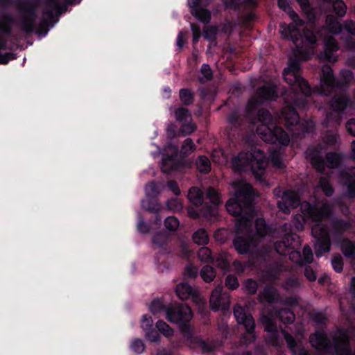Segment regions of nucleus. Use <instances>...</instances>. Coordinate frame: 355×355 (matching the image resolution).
<instances>
[{"instance_id":"obj_9","label":"nucleus","mask_w":355,"mask_h":355,"mask_svg":"<svg viewBox=\"0 0 355 355\" xmlns=\"http://www.w3.org/2000/svg\"><path fill=\"white\" fill-rule=\"evenodd\" d=\"M278 6L286 12L293 21L288 26L286 24L280 26L281 35L284 38H291L293 42L295 43L296 40H301V37L304 35V33L302 35L300 34L298 29L303 25V21L299 19L295 12L290 8L287 0H279Z\"/></svg>"},{"instance_id":"obj_19","label":"nucleus","mask_w":355,"mask_h":355,"mask_svg":"<svg viewBox=\"0 0 355 355\" xmlns=\"http://www.w3.org/2000/svg\"><path fill=\"white\" fill-rule=\"evenodd\" d=\"M331 107L334 112L338 114H353L352 104L349 98L343 95L335 96L331 101Z\"/></svg>"},{"instance_id":"obj_49","label":"nucleus","mask_w":355,"mask_h":355,"mask_svg":"<svg viewBox=\"0 0 355 355\" xmlns=\"http://www.w3.org/2000/svg\"><path fill=\"white\" fill-rule=\"evenodd\" d=\"M153 321L150 316L144 315L141 319V327L142 329L147 332L153 329Z\"/></svg>"},{"instance_id":"obj_16","label":"nucleus","mask_w":355,"mask_h":355,"mask_svg":"<svg viewBox=\"0 0 355 355\" xmlns=\"http://www.w3.org/2000/svg\"><path fill=\"white\" fill-rule=\"evenodd\" d=\"M223 286L218 285L212 291L210 297V306L214 310H226L229 308L230 304V295L227 293H222Z\"/></svg>"},{"instance_id":"obj_34","label":"nucleus","mask_w":355,"mask_h":355,"mask_svg":"<svg viewBox=\"0 0 355 355\" xmlns=\"http://www.w3.org/2000/svg\"><path fill=\"white\" fill-rule=\"evenodd\" d=\"M196 165L198 170L202 173H208L211 168L210 161L205 156H200L198 158Z\"/></svg>"},{"instance_id":"obj_13","label":"nucleus","mask_w":355,"mask_h":355,"mask_svg":"<svg viewBox=\"0 0 355 355\" xmlns=\"http://www.w3.org/2000/svg\"><path fill=\"white\" fill-rule=\"evenodd\" d=\"M277 96V92L274 84H270L269 85H264L260 87L255 95L248 101L247 105L248 114H251L263 101L275 100Z\"/></svg>"},{"instance_id":"obj_51","label":"nucleus","mask_w":355,"mask_h":355,"mask_svg":"<svg viewBox=\"0 0 355 355\" xmlns=\"http://www.w3.org/2000/svg\"><path fill=\"white\" fill-rule=\"evenodd\" d=\"M313 258L311 248L309 245H306L302 251V261L303 263H309L312 262Z\"/></svg>"},{"instance_id":"obj_27","label":"nucleus","mask_w":355,"mask_h":355,"mask_svg":"<svg viewBox=\"0 0 355 355\" xmlns=\"http://www.w3.org/2000/svg\"><path fill=\"white\" fill-rule=\"evenodd\" d=\"M12 22V17L9 15H2L0 16V32L9 34L10 32V25Z\"/></svg>"},{"instance_id":"obj_50","label":"nucleus","mask_w":355,"mask_h":355,"mask_svg":"<svg viewBox=\"0 0 355 355\" xmlns=\"http://www.w3.org/2000/svg\"><path fill=\"white\" fill-rule=\"evenodd\" d=\"M218 29L215 26H205L204 28V37L209 41H214Z\"/></svg>"},{"instance_id":"obj_24","label":"nucleus","mask_w":355,"mask_h":355,"mask_svg":"<svg viewBox=\"0 0 355 355\" xmlns=\"http://www.w3.org/2000/svg\"><path fill=\"white\" fill-rule=\"evenodd\" d=\"M326 28L332 34H338L342 31V26L336 18L329 15L326 19Z\"/></svg>"},{"instance_id":"obj_18","label":"nucleus","mask_w":355,"mask_h":355,"mask_svg":"<svg viewBox=\"0 0 355 355\" xmlns=\"http://www.w3.org/2000/svg\"><path fill=\"white\" fill-rule=\"evenodd\" d=\"M165 150L168 153H170L171 155L163 158L162 163V171L164 173H169L174 170H178L179 166L180 165V163L178 162L175 159L178 151V147L171 144H168L166 147Z\"/></svg>"},{"instance_id":"obj_7","label":"nucleus","mask_w":355,"mask_h":355,"mask_svg":"<svg viewBox=\"0 0 355 355\" xmlns=\"http://www.w3.org/2000/svg\"><path fill=\"white\" fill-rule=\"evenodd\" d=\"M149 309L155 315H159L162 313H165L166 319L170 322L178 324L182 330H184L186 324L193 317L191 308L186 304L165 307L160 300H157L152 302Z\"/></svg>"},{"instance_id":"obj_60","label":"nucleus","mask_w":355,"mask_h":355,"mask_svg":"<svg viewBox=\"0 0 355 355\" xmlns=\"http://www.w3.org/2000/svg\"><path fill=\"white\" fill-rule=\"evenodd\" d=\"M201 73L205 80L211 79L213 73L209 64H203L201 67Z\"/></svg>"},{"instance_id":"obj_37","label":"nucleus","mask_w":355,"mask_h":355,"mask_svg":"<svg viewBox=\"0 0 355 355\" xmlns=\"http://www.w3.org/2000/svg\"><path fill=\"white\" fill-rule=\"evenodd\" d=\"M156 327L161 334L167 338L171 337L173 335V330L162 320L157 322Z\"/></svg>"},{"instance_id":"obj_53","label":"nucleus","mask_w":355,"mask_h":355,"mask_svg":"<svg viewBox=\"0 0 355 355\" xmlns=\"http://www.w3.org/2000/svg\"><path fill=\"white\" fill-rule=\"evenodd\" d=\"M167 241V235L165 233H158L153 236V243L157 247H162Z\"/></svg>"},{"instance_id":"obj_22","label":"nucleus","mask_w":355,"mask_h":355,"mask_svg":"<svg viewBox=\"0 0 355 355\" xmlns=\"http://www.w3.org/2000/svg\"><path fill=\"white\" fill-rule=\"evenodd\" d=\"M200 1L201 0H188V4L193 15L201 21L207 23L210 20L211 15L209 10L200 8Z\"/></svg>"},{"instance_id":"obj_61","label":"nucleus","mask_w":355,"mask_h":355,"mask_svg":"<svg viewBox=\"0 0 355 355\" xmlns=\"http://www.w3.org/2000/svg\"><path fill=\"white\" fill-rule=\"evenodd\" d=\"M146 337L150 342L155 343L158 342L160 338L157 332L153 329L150 331L146 332Z\"/></svg>"},{"instance_id":"obj_26","label":"nucleus","mask_w":355,"mask_h":355,"mask_svg":"<svg viewBox=\"0 0 355 355\" xmlns=\"http://www.w3.org/2000/svg\"><path fill=\"white\" fill-rule=\"evenodd\" d=\"M218 268L223 270H227L229 268V261L226 253H220L216 257L213 258L212 261Z\"/></svg>"},{"instance_id":"obj_5","label":"nucleus","mask_w":355,"mask_h":355,"mask_svg":"<svg viewBox=\"0 0 355 355\" xmlns=\"http://www.w3.org/2000/svg\"><path fill=\"white\" fill-rule=\"evenodd\" d=\"M233 168L239 171H251L261 182L263 181L268 162L263 151L259 148H254L250 152H241L232 158Z\"/></svg>"},{"instance_id":"obj_47","label":"nucleus","mask_w":355,"mask_h":355,"mask_svg":"<svg viewBox=\"0 0 355 355\" xmlns=\"http://www.w3.org/2000/svg\"><path fill=\"white\" fill-rule=\"evenodd\" d=\"M339 136L337 133L327 132L324 137V141L329 146H335L338 144Z\"/></svg>"},{"instance_id":"obj_48","label":"nucleus","mask_w":355,"mask_h":355,"mask_svg":"<svg viewBox=\"0 0 355 355\" xmlns=\"http://www.w3.org/2000/svg\"><path fill=\"white\" fill-rule=\"evenodd\" d=\"M130 348L134 352L141 354L144 351L145 346L141 340L136 338L132 341Z\"/></svg>"},{"instance_id":"obj_57","label":"nucleus","mask_w":355,"mask_h":355,"mask_svg":"<svg viewBox=\"0 0 355 355\" xmlns=\"http://www.w3.org/2000/svg\"><path fill=\"white\" fill-rule=\"evenodd\" d=\"M225 285L230 289H235L239 286L237 278L232 275H229L225 279Z\"/></svg>"},{"instance_id":"obj_44","label":"nucleus","mask_w":355,"mask_h":355,"mask_svg":"<svg viewBox=\"0 0 355 355\" xmlns=\"http://www.w3.org/2000/svg\"><path fill=\"white\" fill-rule=\"evenodd\" d=\"M198 258L203 262L212 261L211 250L208 248H202L198 253Z\"/></svg>"},{"instance_id":"obj_36","label":"nucleus","mask_w":355,"mask_h":355,"mask_svg":"<svg viewBox=\"0 0 355 355\" xmlns=\"http://www.w3.org/2000/svg\"><path fill=\"white\" fill-rule=\"evenodd\" d=\"M196 150V146L193 142L192 139L190 138H187L184 140V143L182 145L180 154L183 156H187L189 154L191 153Z\"/></svg>"},{"instance_id":"obj_12","label":"nucleus","mask_w":355,"mask_h":355,"mask_svg":"<svg viewBox=\"0 0 355 355\" xmlns=\"http://www.w3.org/2000/svg\"><path fill=\"white\" fill-rule=\"evenodd\" d=\"M234 315L238 323L243 324L246 331L242 338V343L248 344L254 341L255 339V334L254 333L255 323L252 315L248 312L245 307L240 305L235 306Z\"/></svg>"},{"instance_id":"obj_42","label":"nucleus","mask_w":355,"mask_h":355,"mask_svg":"<svg viewBox=\"0 0 355 355\" xmlns=\"http://www.w3.org/2000/svg\"><path fill=\"white\" fill-rule=\"evenodd\" d=\"M180 223L177 218L170 216L166 218L164 225L170 231H175L179 227Z\"/></svg>"},{"instance_id":"obj_1","label":"nucleus","mask_w":355,"mask_h":355,"mask_svg":"<svg viewBox=\"0 0 355 355\" xmlns=\"http://www.w3.org/2000/svg\"><path fill=\"white\" fill-rule=\"evenodd\" d=\"M300 42L296 40L295 49L293 56L288 60V66L283 72L284 80L291 86V93L284 94V99L287 106L281 112L285 124L288 128L299 125V115L293 106L304 108L307 104V98L311 93L308 83L300 74V62L309 60L314 54L313 44L316 36L313 31L305 29Z\"/></svg>"},{"instance_id":"obj_2","label":"nucleus","mask_w":355,"mask_h":355,"mask_svg":"<svg viewBox=\"0 0 355 355\" xmlns=\"http://www.w3.org/2000/svg\"><path fill=\"white\" fill-rule=\"evenodd\" d=\"M231 187L234 197L227 202L226 208L230 214L239 217L234 245L239 254H245L255 246L259 239L268 233L269 228L262 218H258L255 222L256 233L251 228L254 215L252 204L254 190L251 185L240 180L232 182Z\"/></svg>"},{"instance_id":"obj_56","label":"nucleus","mask_w":355,"mask_h":355,"mask_svg":"<svg viewBox=\"0 0 355 355\" xmlns=\"http://www.w3.org/2000/svg\"><path fill=\"white\" fill-rule=\"evenodd\" d=\"M187 122L182 123V127L180 128V132L184 135H189L192 133L196 130V125L193 123L191 121H188Z\"/></svg>"},{"instance_id":"obj_39","label":"nucleus","mask_w":355,"mask_h":355,"mask_svg":"<svg viewBox=\"0 0 355 355\" xmlns=\"http://www.w3.org/2000/svg\"><path fill=\"white\" fill-rule=\"evenodd\" d=\"M333 9L339 17H343L347 10V6L342 0H336L333 2Z\"/></svg>"},{"instance_id":"obj_23","label":"nucleus","mask_w":355,"mask_h":355,"mask_svg":"<svg viewBox=\"0 0 355 355\" xmlns=\"http://www.w3.org/2000/svg\"><path fill=\"white\" fill-rule=\"evenodd\" d=\"M188 198L195 206L202 205L203 201L202 192L196 187L191 188L188 193Z\"/></svg>"},{"instance_id":"obj_17","label":"nucleus","mask_w":355,"mask_h":355,"mask_svg":"<svg viewBox=\"0 0 355 355\" xmlns=\"http://www.w3.org/2000/svg\"><path fill=\"white\" fill-rule=\"evenodd\" d=\"M339 49L338 44L331 35H327L324 38V51L320 54V59L322 61L336 62L338 55L336 53Z\"/></svg>"},{"instance_id":"obj_46","label":"nucleus","mask_w":355,"mask_h":355,"mask_svg":"<svg viewBox=\"0 0 355 355\" xmlns=\"http://www.w3.org/2000/svg\"><path fill=\"white\" fill-rule=\"evenodd\" d=\"M141 206L144 209L150 211H158L161 209V205L156 201L143 200Z\"/></svg>"},{"instance_id":"obj_20","label":"nucleus","mask_w":355,"mask_h":355,"mask_svg":"<svg viewBox=\"0 0 355 355\" xmlns=\"http://www.w3.org/2000/svg\"><path fill=\"white\" fill-rule=\"evenodd\" d=\"M299 203V196L293 191H284L281 200L277 202L279 209L285 214L289 213L291 209L296 207Z\"/></svg>"},{"instance_id":"obj_8","label":"nucleus","mask_w":355,"mask_h":355,"mask_svg":"<svg viewBox=\"0 0 355 355\" xmlns=\"http://www.w3.org/2000/svg\"><path fill=\"white\" fill-rule=\"evenodd\" d=\"M275 319L270 315H263L261 318V321L264 325L265 330L268 334V339L271 344L274 346L279 345L281 334L284 336L288 347L294 355H309L306 349L303 348L297 349L295 340L285 331H281L279 333L277 330V325L275 323Z\"/></svg>"},{"instance_id":"obj_21","label":"nucleus","mask_w":355,"mask_h":355,"mask_svg":"<svg viewBox=\"0 0 355 355\" xmlns=\"http://www.w3.org/2000/svg\"><path fill=\"white\" fill-rule=\"evenodd\" d=\"M340 182L346 186L347 196L355 197V168H349L340 173Z\"/></svg>"},{"instance_id":"obj_6","label":"nucleus","mask_w":355,"mask_h":355,"mask_svg":"<svg viewBox=\"0 0 355 355\" xmlns=\"http://www.w3.org/2000/svg\"><path fill=\"white\" fill-rule=\"evenodd\" d=\"M258 121L261 123L257 128V135L266 142L287 145L290 141L288 134L275 124L270 113L265 110L258 112Z\"/></svg>"},{"instance_id":"obj_14","label":"nucleus","mask_w":355,"mask_h":355,"mask_svg":"<svg viewBox=\"0 0 355 355\" xmlns=\"http://www.w3.org/2000/svg\"><path fill=\"white\" fill-rule=\"evenodd\" d=\"M176 294L182 300L191 298L192 301L198 306L199 311H202L205 307V300L200 296L198 291L191 287L186 282H182L177 285Z\"/></svg>"},{"instance_id":"obj_35","label":"nucleus","mask_w":355,"mask_h":355,"mask_svg":"<svg viewBox=\"0 0 355 355\" xmlns=\"http://www.w3.org/2000/svg\"><path fill=\"white\" fill-rule=\"evenodd\" d=\"M319 186L327 196H331L334 193V189L327 178L321 177L319 180Z\"/></svg>"},{"instance_id":"obj_40","label":"nucleus","mask_w":355,"mask_h":355,"mask_svg":"<svg viewBox=\"0 0 355 355\" xmlns=\"http://www.w3.org/2000/svg\"><path fill=\"white\" fill-rule=\"evenodd\" d=\"M277 297L276 290L271 287H266L261 295V297L269 302H274Z\"/></svg>"},{"instance_id":"obj_54","label":"nucleus","mask_w":355,"mask_h":355,"mask_svg":"<svg viewBox=\"0 0 355 355\" xmlns=\"http://www.w3.org/2000/svg\"><path fill=\"white\" fill-rule=\"evenodd\" d=\"M213 161L218 164H223L226 162L227 158L225 157L223 152L220 149L214 150L211 154Z\"/></svg>"},{"instance_id":"obj_25","label":"nucleus","mask_w":355,"mask_h":355,"mask_svg":"<svg viewBox=\"0 0 355 355\" xmlns=\"http://www.w3.org/2000/svg\"><path fill=\"white\" fill-rule=\"evenodd\" d=\"M214 213L215 210L209 206H205V209H200L199 211L191 207L188 209V214L193 218H197L200 215L205 216H212L214 215Z\"/></svg>"},{"instance_id":"obj_10","label":"nucleus","mask_w":355,"mask_h":355,"mask_svg":"<svg viewBox=\"0 0 355 355\" xmlns=\"http://www.w3.org/2000/svg\"><path fill=\"white\" fill-rule=\"evenodd\" d=\"M323 151L325 149L322 145H318L315 148H309L307 149L306 154L309 157L313 166L320 172L324 169V160L322 157ZM326 164L329 168H336L340 162V156L337 153H330L326 155Z\"/></svg>"},{"instance_id":"obj_30","label":"nucleus","mask_w":355,"mask_h":355,"mask_svg":"<svg viewBox=\"0 0 355 355\" xmlns=\"http://www.w3.org/2000/svg\"><path fill=\"white\" fill-rule=\"evenodd\" d=\"M282 148L275 149L270 153V159L273 165L277 168L283 166Z\"/></svg>"},{"instance_id":"obj_3","label":"nucleus","mask_w":355,"mask_h":355,"mask_svg":"<svg viewBox=\"0 0 355 355\" xmlns=\"http://www.w3.org/2000/svg\"><path fill=\"white\" fill-rule=\"evenodd\" d=\"M77 0H17L15 6L19 12L18 25L26 33L36 29L38 35H45L53 27L55 15L67 10L68 4L78 3Z\"/></svg>"},{"instance_id":"obj_41","label":"nucleus","mask_w":355,"mask_h":355,"mask_svg":"<svg viewBox=\"0 0 355 355\" xmlns=\"http://www.w3.org/2000/svg\"><path fill=\"white\" fill-rule=\"evenodd\" d=\"M207 196L211 202L214 205H218L221 203L220 195L214 188L210 187L207 189Z\"/></svg>"},{"instance_id":"obj_32","label":"nucleus","mask_w":355,"mask_h":355,"mask_svg":"<svg viewBox=\"0 0 355 355\" xmlns=\"http://www.w3.org/2000/svg\"><path fill=\"white\" fill-rule=\"evenodd\" d=\"M162 186L155 184L154 182H150L145 187L146 195L148 198H155L162 191Z\"/></svg>"},{"instance_id":"obj_59","label":"nucleus","mask_w":355,"mask_h":355,"mask_svg":"<svg viewBox=\"0 0 355 355\" xmlns=\"http://www.w3.org/2000/svg\"><path fill=\"white\" fill-rule=\"evenodd\" d=\"M291 251L288 252V254H289V259L293 261V262H295L297 264H303V261H302V255L300 253V252L298 251H296V250H291Z\"/></svg>"},{"instance_id":"obj_62","label":"nucleus","mask_w":355,"mask_h":355,"mask_svg":"<svg viewBox=\"0 0 355 355\" xmlns=\"http://www.w3.org/2000/svg\"><path fill=\"white\" fill-rule=\"evenodd\" d=\"M15 59V56L12 53H0V64H6L10 60Z\"/></svg>"},{"instance_id":"obj_15","label":"nucleus","mask_w":355,"mask_h":355,"mask_svg":"<svg viewBox=\"0 0 355 355\" xmlns=\"http://www.w3.org/2000/svg\"><path fill=\"white\" fill-rule=\"evenodd\" d=\"M282 228L286 232L283 241L276 242L275 243V248L277 253L280 254H286L291 250H294L300 244V237L295 234L287 232L288 230V225L285 224Z\"/></svg>"},{"instance_id":"obj_38","label":"nucleus","mask_w":355,"mask_h":355,"mask_svg":"<svg viewBox=\"0 0 355 355\" xmlns=\"http://www.w3.org/2000/svg\"><path fill=\"white\" fill-rule=\"evenodd\" d=\"M175 118L178 121L182 123L191 120V114L188 110L184 107L178 108L175 112Z\"/></svg>"},{"instance_id":"obj_28","label":"nucleus","mask_w":355,"mask_h":355,"mask_svg":"<svg viewBox=\"0 0 355 355\" xmlns=\"http://www.w3.org/2000/svg\"><path fill=\"white\" fill-rule=\"evenodd\" d=\"M341 249L345 257H353L355 255V245L348 239H345L342 241Z\"/></svg>"},{"instance_id":"obj_43","label":"nucleus","mask_w":355,"mask_h":355,"mask_svg":"<svg viewBox=\"0 0 355 355\" xmlns=\"http://www.w3.org/2000/svg\"><path fill=\"white\" fill-rule=\"evenodd\" d=\"M180 98L181 101L187 105L191 104L193 101V95L191 92L187 89H182L180 91Z\"/></svg>"},{"instance_id":"obj_45","label":"nucleus","mask_w":355,"mask_h":355,"mask_svg":"<svg viewBox=\"0 0 355 355\" xmlns=\"http://www.w3.org/2000/svg\"><path fill=\"white\" fill-rule=\"evenodd\" d=\"M349 227L350 224L348 222L342 220H336L333 223V228L338 234H340L343 231L347 230Z\"/></svg>"},{"instance_id":"obj_55","label":"nucleus","mask_w":355,"mask_h":355,"mask_svg":"<svg viewBox=\"0 0 355 355\" xmlns=\"http://www.w3.org/2000/svg\"><path fill=\"white\" fill-rule=\"evenodd\" d=\"M331 264L336 272H341L343 266L342 257L340 254L334 255L331 260Z\"/></svg>"},{"instance_id":"obj_29","label":"nucleus","mask_w":355,"mask_h":355,"mask_svg":"<svg viewBox=\"0 0 355 355\" xmlns=\"http://www.w3.org/2000/svg\"><path fill=\"white\" fill-rule=\"evenodd\" d=\"M277 318L284 323H292L295 320V315L288 309H282L277 313Z\"/></svg>"},{"instance_id":"obj_52","label":"nucleus","mask_w":355,"mask_h":355,"mask_svg":"<svg viewBox=\"0 0 355 355\" xmlns=\"http://www.w3.org/2000/svg\"><path fill=\"white\" fill-rule=\"evenodd\" d=\"M167 207L173 211H179L182 209V205L178 199L173 198L167 202Z\"/></svg>"},{"instance_id":"obj_4","label":"nucleus","mask_w":355,"mask_h":355,"mask_svg":"<svg viewBox=\"0 0 355 355\" xmlns=\"http://www.w3.org/2000/svg\"><path fill=\"white\" fill-rule=\"evenodd\" d=\"M301 215L295 216L293 223L300 231L304 227V223H313L311 234L315 239V253L320 257L330 250L331 241L327 227L321 221L328 218L333 213V205L327 200L317 202L314 205L304 201L300 205Z\"/></svg>"},{"instance_id":"obj_33","label":"nucleus","mask_w":355,"mask_h":355,"mask_svg":"<svg viewBox=\"0 0 355 355\" xmlns=\"http://www.w3.org/2000/svg\"><path fill=\"white\" fill-rule=\"evenodd\" d=\"M200 276L205 282H210L214 279L216 271L211 266H205L201 269Z\"/></svg>"},{"instance_id":"obj_63","label":"nucleus","mask_w":355,"mask_h":355,"mask_svg":"<svg viewBox=\"0 0 355 355\" xmlns=\"http://www.w3.org/2000/svg\"><path fill=\"white\" fill-rule=\"evenodd\" d=\"M347 132L353 137H355V119H349L345 125Z\"/></svg>"},{"instance_id":"obj_64","label":"nucleus","mask_w":355,"mask_h":355,"mask_svg":"<svg viewBox=\"0 0 355 355\" xmlns=\"http://www.w3.org/2000/svg\"><path fill=\"white\" fill-rule=\"evenodd\" d=\"M345 29L353 35H355V21L347 20L344 23Z\"/></svg>"},{"instance_id":"obj_58","label":"nucleus","mask_w":355,"mask_h":355,"mask_svg":"<svg viewBox=\"0 0 355 355\" xmlns=\"http://www.w3.org/2000/svg\"><path fill=\"white\" fill-rule=\"evenodd\" d=\"M244 286H245L246 291L250 294L255 293L257 291V286H258L257 282H255L251 279H247L245 282Z\"/></svg>"},{"instance_id":"obj_31","label":"nucleus","mask_w":355,"mask_h":355,"mask_svg":"<svg viewBox=\"0 0 355 355\" xmlns=\"http://www.w3.org/2000/svg\"><path fill=\"white\" fill-rule=\"evenodd\" d=\"M193 240L198 245H205L208 243V234L204 229L198 230L193 234Z\"/></svg>"},{"instance_id":"obj_11","label":"nucleus","mask_w":355,"mask_h":355,"mask_svg":"<svg viewBox=\"0 0 355 355\" xmlns=\"http://www.w3.org/2000/svg\"><path fill=\"white\" fill-rule=\"evenodd\" d=\"M340 86V82L336 78L332 68L324 64L322 67L320 73V83L315 91L320 95L330 96Z\"/></svg>"}]
</instances>
